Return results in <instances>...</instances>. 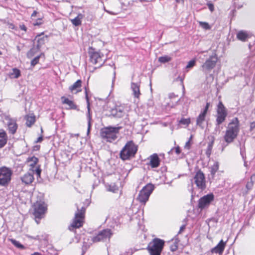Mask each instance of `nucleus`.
I'll return each instance as SVG.
<instances>
[{
	"instance_id": "obj_1",
	"label": "nucleus",
	"mask_w": 255,
	"mask_h": 255,
	"mask_svg": "<svg viewBox=\"0 0 255 255\" xmlns=\"http://www.w3.org/2000/svg\"><path fill=\"white\" fill-rule=\"evenodd\" d=\"M239 131V121L237 118H235L229 124L224 136V140L227 144L233 142L234 139L237 137Z\"/></svg>"
},
{
	"instance_id": "obj_2",
	"label": "nucleus",
	"mask_w": 255,
	"mask_h": 255,
	"mask_svg": "<svg viewBox=\"0 0 255 255\" xmlns=\"http://www.w3.org/2000/svg\"><path fill=\"white\" fill-rule=\"evenodd\" d=\"M137 151V146L130 140L128 141L123 148L120 153L123 160H128L134 156Z\"/></svg>"
},
{
	"instance_id": "obj_3",
	"label": "nucleus",
	"mask_w": 255,
	"mask_h": 255,
	"mask_svg": "<svg viewBox=\"0 0 255 255\" xmlns=\"http://www.w3.org/2000/svg\"><path fill=\"white\" fill-rule=\"evenodd\" d=\"M121 127H109L101 129L100 135L102 138L108 142H113L117 138V134L119 132Z\"/></svg>"
},
{
	"instance_id": "obj_4",
	"label": "nucleus",
	"mask_w": 255,
	"mask_h": 255,
	"mask_svg": "<svg viewBox=\"0 0 255 255\" xmlns=\"http://www.w3.org/2000/svg\"><path fill=\"white\" fill-rule=\"evenodd\" d=\"M77 212L75 214L74 219H73L72 223L70 226L69 227L70 230H72L74 228H79L82 226L85 217V213L86 208L84 207H82L79 208L78 205L76 204Z\"/></svg>"
},
{
	"instance_id": "obj_5",
	"label": "nucleus",
	"mask_w": 255,
	"mask_h": 255,
	"mask_svg": "<svg viewBox=\"0 0 255 255\" xmlns=\"http://www.w3.org/2000/svg\"><path fill=\"white\" fill-rule=\"evenodd\" d=\"M164 245L163 240L155 238L148 244L147 249L150 255H160Z\"/></svg>"
},
{
	"instance_id": "obj_6",
	"label": "nucleus",
	"mask_w": 255,
	"mask_h": 255,
	"mask_svg": "<svg viewBox=\"0 0 255 255\" xmlns=\"http://www.w3.org/2000/svg\"><path fill=\"white\" fill-rule=\"evenodd\" d=\"M228 115L227 111L222 102H220L217 106L216 117V124L215 130L220 131L219 126L226 120Z\"/></svg>"
},
{
	"instance_id": "obj_7",
	"label": "nucleus",
	"mask_w": 255,
	"mask_h": 255,
	"mask_svg": "<svg viewBox=\"0 0 255 255\" xmlns=\"http://www.w3.org/2000/svg\"><path fill=\"white\" fill-rule=\"evenodd\" d=\"M153 184L149 183L145 186L139 192L136 200L140 203L145 205L148 200L149 197L154 190Z\"/></svg>"
},
{
	"instance_id": "obj_8",
	"label": "nucleus",
	"mask_w": 255,
	"mask_h": 255,
	"mask_svg": "<svg viewBox=\"0 0 255 255\" xmlns=\"http://www.w3.org/2000/svg\"><path fill=\"white\" fill-rule=\"evenodd\" d=\"M12 172L11 170L6 167L0 168V185L7 186L10 183L11 179Z\"/></svg>"
},
{
	"instance_id": "obj_9",
	"label": "nucleus",
	"mask_w": 255,
	"mask_h": 255,
	"mask_svg": "<svg viewBox=\"0 0 255 255\" xmlns=\"http://www.w3.org/2000/svg\"><path fill=\"white\" fill-rule=\"evenodd\" d=\"M89 53L91 62L94 64H99V66L97 67H95L94 70L100 67L103 65L105 62L103 54L99 51H95V50L92 48H90Z\"/></svg>"
},
{
	"instance_id": "obj_10",
	"label": "nucleus",
	"mask_w": 255,
	"mask_h": 255,
	"mask_svg": "<svg viewBox=\"0 0 255 255\" xmlns=\"http://www.w3.org/2000/svg\"><path fill=\"white\" fill-rule=\"evenodd\" d=\"M218 58L216 55L210 56L202 65V71L206 73L210 72L215 67Z\"/></svg>"
},
{
	"instance_id": "obj_11",
	"label": "nucleus",
	"mask_w": 255,
	"mask_h": 255,
	"mask_svg": "<svg viewBox=\"0 0 255 255\" xmlns=\"http://www.w3.org/2000/svg\"><path fill=\"white\" fill-rule=\"evenodd\" d=\"M47 210V206L44 202H37L34 205L33 215L36 219H41Z\"/></svg>"
},
{
	"instance_id": "obj_12",
	"label": "nucleus",
	"mask_w": 255,
	"mask_h": 255,
	"mask_svg": "<svg viewBox=\"0 0 255 255\" xmlns=\"http://www.w3.org/2000/svg\"><path fill=\"white\" fill-rule=\"evenodd\" d=\"M214 199V196L213 194H209L203 196L198 201V208L201 210L208 208Z\"/></svg>"
},
{
	"instance_id": "obj_13",
	"label": "nucleus",
	"mask_w": 255,
	"mask_h": 255,
	"mask_svg": "<svg viewBox=\"0 0 255 255\" xmlns=\"http://www.w3.org/2000/svg\"><path fill=\"white\" fill-rule=\"evenodd\" d=\"M194 183L197 187L201 190H204L206 188L205 178L204 173L199 170L196 172L194 177Z\"/></svg>"
},
{
	"instance_id": "obj_14",
	"label": "nucleus",
	"mask_w": 255,
	"mask_h": 255,
	"mask_svg": "<svg viewBox=\"0 0 255 255\" xmlns=\"http://www.w3.org/2000/svg\"><path fill=\"white\" fill-rule=\"evenodd\" d=\"M112 235L110 229H105L101 231L95 237L92 238L93 242H98L110 239Z\"/></svg>"
},
{
	"instance_id": "obj_15",
	"label": "nucleus",
	"mask_w": 255,
	"mask_h": 255,
	"mask_svg": "<svg viewBox=\"0 0 255 255\" xmlns=\"http://www.w3.org/2000/svg\"><path fill=\"white\" fill-rule=\"evenodd\" d=\"M5 120L7 121L8 130L10 133L14 134L17 129L18 125L16 124V120L14 119L6 117Z\"/></svg>"
},
{
	"instance_id": "obj_16",
	"label": "nucleus",
	"mask_w": 255,
	"mask_h": 255,
	"mask_svg": "<svg viewBox=\"0 0 255 255\" xmlns=\"http://www.w3.org/2000/svg\"><path fill=\"white\" fill-rule=\"evenodd\" d=\"M110 116L116 118H121L125 115L124 108L120 106H117L112 109L110 111Z\"/></svg>"
},
{
	"instance_id": "obj_17",
	"label": "nucleus",
	"mask_w": 255,
	"mask_h": 255,
	"mask_svg": "<svg viewBox=\"0 0 255 255\" xmlns=\"http://www.w3.org/2000/svg\"><path fill=\"white\" fill-rule=\"evenodd\" d=\"M130 88L134 97L136 99H139L141 95L140 91V83L131 82Z\"/></svg>"
},
{
	"instance_id": "obj_18",
	"label": "nucleus",
	"mask_w": 255,
	"mask_h": 255,
	"mask_svg": "<svg viewBox=\"0 0 255 255\" xmlns=\"http://www.w3.org/2000/svg\"><path fill=\"white\" fill-rule=\"evenodd\" d=\"M226 242H224L222 240L218 243V244L214 248L211 249L212 253L222 254L225 249Z\"/></svg>"
},
{
	"instance_id": "obj_19",
	"label": "nucleus",
	"mask_w": 255,
	"mask_h": 255,
	"mask_svg": "<svg viewBox=\"0 0 255 255\" xmlns=\"http://www.w3.org/2000/svg\"><path fill=\"white\" fill-rule=\"evenodd\" d=\"M20 180L22 183L25 185L30 184L34 180L33 173L29 172L25 173L20 177Z\"/></svg>"
},
{
	"instance_id": "obj_20",
	"label": "nucleus",
	"mask_w": 255,
	"mask_h": 255,
	"mask_svg": "<svg viewBox=\"0 0 255 255\" xmlns=\"http://www.w3.org/2000/svg\"><path fill=\"white\" fill-rule=\"evenodd\" d=\"M251 37V35L248 32L244 30H240L237 34V39L242 42L247 41Z\"/></svg>"
},
{
	"instance_id": "obj_21",
	"label": "nucleus",
	"mask_w": 255,
	"mask_h": 255,
	"mask_svg": "<svg viewBox=\"0 0 255 255\" xmlns=\"http://www.w3.org/2000/svg\"><path fill=\"white\" fill-rule=\"evenodd\" d=\"M254 182H255L250 180V181L247 183L245 188L243 189L241 191V193L243 196H246L252 190L254 185Z\"/></svg>"
},
{
	"instance_id": "obj_22",
	"label": "nucleus",
	"mask_w": 255,
	"mask_h": 255,
	"mask_svg": "<svg viewBox=\"0 0 255 255\" xmlns=\"http://www.w3.org/2000/svg\"><path fill=\"white\" fill-rule=\"evenodd\" d=\"M160 160L157 154L150 156V165L152 168L157 167L159 165Z\"/></svg>"
},
{
	"instance_id": "obj_23",
	"label": "nucleus",
	"mask_w": 255,
	"mask_h": 255,
	"mask_svg": "<svg viewBox=\"0 0 255 255\" xmlns=\"http://www.w3.org/2000/svg\"><path fill=\"white\" fill-rule=\"evenodd\" d=\"M47 36L41 35H37L35 39L37 40V44L36 45L37 50H40L41 47L45 43V40L47 39Z\"/></svg>"
},
{
	"instance_id": "obj_24",
	"label": "nucleus",
	"mask_w": 255,
	"mask_h": 255,
	"mask_svg": "<svg viewBox=\"0 0 255 255\" xmlns=\"http://www.w3.org/2000/svg\"><path fill=\"white\" fill-rule=\"evenodd\" d=\"M206 115L201 113L197 118L196 125L200 127L202 129L204 128V123L205 121Z\"/></svg>"
},
{
	"instance_id": "obj_25",
	"label": "nucleus",
	"mask_w": 255,
	"mask_h": 255,
	"mask_svg": "<svg viewBox=\"0 0 255 255\" xmlns=\"http://www.w3.org/2000/svg\"><path fill=\"white\" fill-rule=\"evenodd\" d=\"M61 100H62V103L64 104H66L69 106V108L71 109H76L77 107L74 104V103L68 99V98L63 96L61 97Z\"/></svg>"
},
{
	"instance_id": "obj_26",
	"label": "nucleus",
	"mask_w": 255,
	"mask_h": 255,
	"mask_svg": "<svg viewBox=\"0 0 255 255\" xmlns=\"http://www.w3.org/2000/svg\"><path fill=\"white\" fill-rule=\"evenodd\" d=\"M83 17V15L79 13L78 15L73 19H71L72 23L75 26H79L81 24V19Z\"/></svg>"
},
{
	"instance_id": "obj_27",
	"label": "nucleus",
	"mask_w": 255,
	"mask_h": 255,
	"mask_svg": "<svg viewBox=\"0 0 255 255\" xmlns=\"http://www.w3.org/2000/svg\"><path fill=\"white\" fill-rule=\"evenodd\" d=\"M81 84H82L81 80H78L72 86L69 87V90L71 92H73V91H74L75 90H77V92H78L80 90H78V89L81 88Z\"/></svg>"
},
{
	"instance_id": "obj_28",
	"label": "nucleus",
	"mask_w": 255,
	"mask_h": 255,
	"mask_svg": "<svg viewBox=\"0 0 255 255\" xmlns=\"http://www.w3.org/2000/svg\"><path fill=\"white\" fill-rule=\"evenodd\" d=\"M7 137L4 131L0 132V148L2 147L6 143Z\"/></svg>"
},
{
	"instance_id": "obj_29",
	"label": "nucleus",
	"mask_w": 255,
	"mask_h": 255,
	"mask_svg": "<svg viewBox=\"0 0 255 255\" xmlns=\"http://www.w3.org/2000/svg\"><path fill=\"white\" fill-rule=\"evenodd\" d=\"M219 168V163L218 162H215L214 164L210 167V171L212 177H214L218 170Z\"/></svg>"
},
{
	"instance_id": "obj_30",
	"label": "nucleus",
	"mask_w": 255,
	"mask_h": 255,
	"mask_svg": "<svg viewBox=\"0 0 255 255\" xmlns=\"http://www.w3.org/2000/svg\"><path fill=\"white\" fill-rule=\"evenodd\" d=\"M26 125L27 127H30L35 123V119L34 116H27L25 117Z\"/></svg>"
},
{
	"instance_id": "obj_31",
	"label": "nucleus",
	"mask_w": 255,
	"mask_h": 255,
	"mask_svg": "<svg viewBox=\"0 0 255 255\" xmlns=\"http://www.w3.org/2000/svg\"><path fill=\"white\" fill-rule=\"evenodd\" d=\"M172 58L169 55H164L158 58V61L162 63H166L171 61Z\"/></svg>"
},
{
	"instance_id": "obj_32",
	"label": "nucleus",
	"mask_w": 255,
	"mask_h": 255,
	"mask_svg": "<svg viewBox=\"0 0 255 255\" xmlns=\"http://www.w3.org/2000/svg\"><path fill=\"white\" fill-rule=\"evenodd\" d=\"M9 241L16 248L23 250L25 249V247L23 245L21 244L18 241L13 239H9Z\"/></svg>"
},
{
	"instance_id": "obj_33",
	"label": "nucleus",
	"mask_w": 255,
	"mask_h": 255,
	"mask_svg": "<svg viewBox=\"0 0 255 255\" xmlns=\"http://www.w3.org/2000/svg\"><path fill=\"white\" fill-rule=\"evenodd\" d=\"M108 190L113 193H116L119 190V187L115 183L111 184L108 186Z\"/></svg>"
},
{
	"instance_id": "obj_34",
	"label": "nucleus",
	"mask_w": 255,
	"mask_h": 255,
	"mask_svg": "<svg viewBox=\"0 0 255 255\" xmlns=\"http://www.w3.org/2000/svg\"><path fill=\"white\" fill-rule=\"evenodd\" d=\"M39 50H37L36 47H32L27 53V56L28 58H31L36 52L38 51Z\"/></svg>"
},
{
	"instance_id": "obj_35",
	"label": "nucleus",
	"mask_w": 255,
	"mask_h": 255,
	"mask_svg": "<svg viewBox=\"0 0 255 255\" xmlns=\"http://www.w3.org/2000/svg\"><path fill=\"white\" fill-rule=\"evenodd\" d=\"M34 172L36 173L37 178L39 177L40 176L41 170L39 166L36 167L35 169H31V173L33 174Z\"/></svg>"
},
{
	"instance_id": "obj_36",
	"label": "nucleus",
	"mask_w": 255,
	"mask_h": 255,
	"mask_svg": "<svg viewBox=\"0 0 255 255\" xmlns=\"http://www.w3.org/2000/svg\"><path fill=\"white\" fill-rule=\"evenodd\" d=\"M20 71L16 68H13L12 69V73H11V75L13 76V77L15 78H18L20 76Z\"/></svg>"
},
{
	"instance_id": "obj_37",
	"label": "nucleus",
	"mask_w": 255,
	"mask_h": 255,
	"mask_svg": "<svg viewBox=\"0 0 255 255\" xmlns=\"http://www.w3.org/2000/svg\"><path fill=\"white\" fill-rule=\"evenodd\" d=\"M199 24L202 27H203L205 29H210V26L209 24H208V23H207V22L200 21Z\"/></svg>"
},
{
	"instance_id": "obj_38",
	"label": "nucleus",
	"mask_w": 255,
	"mask_h": 255,
	"mask_svg": "<svg viewBox=\"0 0 255 255\" xmlns=\"http://www.w3.org/2000/svg\"><path fill=\"white\" fill-rule=\"evenodd\" d=\"M40 57V55H38L33 58L31 61V65L34 66L36 64H37L39 62Z\"/></svg>"
},
{
	"instance_id": "obj_39",
	"label": "nucleus",
	"mask_w": 255,
	"mask_h": 255,
	"mask_svg": "<svg viewBox=\"0 0 255 255\" xmlns=\"http://www.w3.org/2000/svg\"><path fill=\"white\" fill-rule=\"evenodd\" d=\"M179 123L181 124L188 126L190 123V119L182 118L179 121Z\"/></svg>"
},
{
	"instance_id": "obj_40",
	"label": "nucleus",
	"mask_w": 255,
	"mask_h": 255,
	"mask_svg": "<svg viewBox=\"0 0 255 255\" xmlns=\"http://www.w3.org/2000/svg\"><path fill=\"white\" fill-rule=\"evenodd\" d=\"M212 147H213V142L209 143L208 145L207 149L206 151V154L208 155L209 156L211 154Z\"/></svg>"
},
{
	"instance_id": "obj_41",
	"label": "nucleus",
	"mask_w": 255,
	"mask_h": 255,
	"mask_svg": "<svg viewBox=\"0 0 255 255\" xmlns=\"http://www.w3.org/2000/svg\"><path fill=\"white\" fill-rule=\"evenodd\" d=\"M85 97H86V101H87V103L88 111V113L89 114L90 113V103H89V97H88V92H87L86 88H85Z\"/></svg>"
},
{
	"instance_id": "obj_42",
	"label": "nucleus",
	"mask_w": 255,
	"mask_h": 255,
	"mask_svg": "<svg viewBox=\"0 0 255 255\" xmlns=\"http://www.w3.org/2000/svg\"><path fill=\"white\" fill-rule=\"evenodd\" d=\"M195 60H190L187 64L186 66V68H190L191 67H193L195 65Z\"/></svg>"
},
{
	"instance_id": "obj_43",
	"label": "nucleus",
	"mask_w": 255,
	"mask_h": 255,
	"mask_svg": "<svg viewBox=\"0 0 255 255\" xmlns=\"http://www.w3.org/2000/svg\"><path fill=\"white\" fill-rule=\"evenodd\" d=\"M178 249L177 243L175 242L170 246V250L172 252L176 251Z\"/></svg>"
},
{
	"instance_id": "obj_44",
	"label": "nucleus",
	"mask_w": 255,
	"mask_h": 255,
	"mask_svg": "<svg viewBox=\"0 0 255 255\" xmlns=\"http://www.w3.org/2000/svg\"><path fill=\"white\" fill-rule=\"evenodd\" d=\"M154 105V102L152 99H149L147 102V105L148 107H152Z\"/></svg>"
},
{
	"instance_id": "obj_45",
	"label": "nucleus",
	"mask_w": 255,
	"mask_h": 255,
	"mask_svg": "<svg viewBox=\"0 0 255 255\" xmlns=\"http://www.w3.org/2000/svg\"><path fill=\"white\" fill-rule=\"evenodd\" d=\"M29 161L34 162V164H36L38 161V159L35 156H33L29 158Z\"/></svg>"
},
{
	"instance_id": "obj_46",
	"label": "nucleus",
	"mask_w": 255,
	"mask_h": 255,
	"mask_svg": "<svg viewBox=\"0 0 255 255\" xmlns=\"http://www.w3.org/2000/svg\"><path fill=\"white\" fill-rule=\"evenodd\" d=\"M209 103H207L206 104V105L205 107L204 111L203 112H202L201 113L206 115L207 111L208 110V109H209Z\"/></svg>"
},
{
	"instance_id": "obj_47",
	"label": "nucleus",
	"mask_w": 255,
	"mask_h": 255,
	"mask_svg": "<svg viewBox=\"0 0 255 255\" xmlns=\"http://www.w3.org/2000/svg\"><path fill=\"white\" fill-rule=\"evenodd\" d=\"M105 10L108 12V13L110 14H112V15H117L120 12L119 11H110V10H106V9H105Z\"/></svg>"
},
{
	"instance_id": "obj_48",
	"label": "nucleus",
	"mask_w": 255,
	"mask_h": 255,
	"mask_svg": "<svg viewBox=\"0 0 255 255\" xmlns=\"http://www.w3.org/2000/svg\"><path fill=\"white\" fill-rule=\"evenodd\" d=\"M207 5L208 6L209 9L211 11H213L214 10V6L213 4L211 3H208L207 4Z\"/></svg>"
},
{
	"instance_id": "obj_49",
	"label": "nucleus",
	"mask_w": 255,
	"mask_h": 255,
	"mask_svg": "<svg viewBox=\"0 0 255 255\" xmlns=\"http://www.w3.org/2000/svg\"><path fill=\"white\" fill-rule=\"evenodd\" d=\"M19 28L21 30H23L25 32L27 30V28L24 24H20L19 25Z\"/></svg>"
},
{
	"instance_id": "obj_50",
	"label": "nucleus",
	"mask_w": 255,
	"mask_h": 255,
	"mask_svg": "<svg viewBox=\"0 0 255 255\" xmlns=\"http://www.w3.org/2000/svg\"><path fill=\"white\" fill-rule=\"evenodd\" d=\"M41 23H42L41 19H38V20H37V21L36 22H33V25H39Z\"/></svg>"
},
{
	"instance_id": "obj_51",
	"label": "nucleus",
	"mask_w": 255,
	"mask_h": 255,
	"mask_svg": "<svg viewBox=\"0 0 255 255\" xmlns=\"http://www.w3.org/2000/svg\"><path fill=\"white\" fill-rule=\"evenodd\" d=\"M175 151L177 154H179L181 152L179 146H177L175 148Z\"/></svg>"
},
{
	"instance_id": "obj_52",
	"label": "nucleus",
	"mask_w": 255,
	"mask_h": 255,
	"mask_svg": "<svg viewBox=\"0 0 255 255\" xmlns=\"http://www.w3.org/2000/svg\"><path fill=\"white\" fill-rule=\"evenodd\" d=\"M90 119H91V118L89 116V121H88V130H87V132L88 133H89L90 132V127H91Z\"/></svg>"
},
{
	"instance_id": "obj_53",
	"label": "nucleus",
	"mask_w": 255,
	"mask_h": 255,
	"mask_svg": "<svg viewBox=\"0 0 255 255\" xmlns=\"http://www.w3.org/2000/svg\"><path fill=\"white\" fill-rule=\"evenodd\" d=\"M185 148L189 149L190 148V141L188 140L187 142H186L185 145Z\"/></svg>"
},
{
	"instance_id": "obj_54",
	"label": "nucleus",
	"mask_w": 255,
	"mask_h": 255,
	"mask_svg": "<svg viewBox=\"0 0 255 255\" xmlns=\"http://www.w3.org/2000/svg\"><path fill=\"white\" fill-rule=\"evenodd\" d=\"M42 140H43V137L42 135H41L37 139L36 142H40L42 141Z\"/></svg>"
},
{
	"instance_id": "obj_55",
	"label": "nucleus",
	"mask_w": 255,
	"mask_h": 255,
	"mask_svg": "<svg viewBox=\"0 0 255 255\" xmlns=\"http://www.w3.org/2000/svg\"><path fill=\"white\" fill-rule=\"evenodd\" d=\"M185 228V225H182L180 228V230L178 232V234H180L181 233Z\"/></svg>"
},
{
	"instance_id": "obj_56",
	"label": "nucleus",
	"mask_w": 255,
	"mask_h": 255,
	"mask_svg": "<svg viewBox=\"0 0 255 255\" xmlns=\"http://www.w3.org/2000/svg\"><path fill=\"white\" fill-rule=\"evenodd\" d=\"M250 180L255 182V173L251 176Z\"/></svg>"
},
{
	"instance_id": "obj_57",
	"label": "nucleus",
	"mask_w": 255,
	"mask_h": 255,
	"mask_svg": "<svg viewBox=\"0 0 255 255\" xmlns=\"http://www.w3.org/2000/svg\"><path fill=\"white\" fill-rule=\"evenodd\" d=\"M36 164H34V162H32V163H31L30 164V166H31V168L30 169V170L31 171V169H34V166L35 165H36Z\"/></svg>"
},
{
	"instance_id": "obj_58",
	"label": "nucleus",
	"mask_w": 255,
	"mask_h": 255,
	"mask_svg": "<svg viewBox=\"0 0 255 255\" xmlns=\"http://www.w3.org/2000/svg\"><path fill=\"white\" fill-rule=\"evenodd\" d=\"M37 11L34 10L33 13L31 14V17H35L37 14Z\"/></svg>"
},
{
	"instance_id": "obj_59",
	"label": "nucleus",
	"mask_w": 255,
	"mask_h": 255,
	"mask_svg": "<svg viewBox=\"0 0 255 255\" xmlns=\"http://www.w3.org/2000/svg\"><path fill=\"white\" fill-rule=\"evenodd\" d=\"M9 28L11 29H14V25L13 24L10 23L9 24Z\"/></svg>"
},
{
	"instance_id": "obj_60",
	"label": "nucleus",
	"mask_w": 255,
	"mask_h": 255,
	"mask_svg": "<svg viewBox=\"0 0 255 255\" xmlns=\"http://www.w3.org/2000/svg\"><path fill=\"white\" fill-rule=\"evenodd\" d=\"M87 249V248H85L84 247V246H83V247H82V255H83V254L85 253V250H86Z\"/></svg>"
},
{
	"instance_id": "obj_61",
	"label": "nucleus",
	"mask_w": 255,
	"mask_h": 255,
	"mask_svg": "<svg viewBox=\"0 0 255 255\" xmlns=\"http://www.w3.org/2000/svg\"><path fill=\"white\" fill-rule=\"evenodd\" d=\"M255 127V123H251V128H254Z\"/></svg>"
},
{
	"instance_id": "obj_62",
	"label": "nucleus",
	"mask_w": 255,
	"mask_h": 255,
	"mask_svg": "<svg viewBox=\"0 0 255 255\" xmlns=\"http://www.w3.org/2000/svg\"><path fill=\"white\" fill-rule=\"evenodd\" d=\"M176 2H183V0H176Z\"/></svg>"
},
{
	"instance_id": "obj_63",
	"label": "nucleus",
	"mask_w": 255,
	"mask_h": 255,
	"mask_svg": "<svg viewBox=\"0 0 255 255\" xmlns=\"http://www.w3.org/2000/svg\"><path fill=\"white\" fill-rule=\"evenodd\" d=\"M174 150V148H172L169 152H168V153L170 154V153H171Z\"/></svg>"
},
{
	"instance_id": "obj_64",
	"label": "nucleus",
	"mask_w": 255,
	"mask_h": 255,
	"mask_svg": "<svg viewBox=\"0 0 255 255\" xmlns=\"http://www.w3.org/2000/svg\"><path fill=\"white\" fill-rule=\"evenodd\" d=\"M114 79L113 80V82L114 81V79H115V75H116V72L115 71H114Z\"/></svg>"
}]
</instances>
